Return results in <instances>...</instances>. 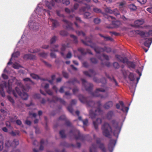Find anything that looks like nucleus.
<instances>
[{"label":"nucleus","instance_id":"39","mask_svg":"<svg viewBox=\"0 0 152 152\" xmlns=\"http://www.w3.org/2000/svg\"><path fill=\"white\" fill-rule=\"evenodd\" d=\"M62 145L65 147H72L74 148L75 147V146L73 144H68L66 142H64L63 144H62Z\"/></svg>","mask_w":152,"mask_h":152},{"label":"nucleus","instance_id":"7","mask_svg":"<svg viewBox=\"0 0 152 152\" xmlns=\"http://www.w3.org/2000/svg\"><path fill=\"white\" fill-rule=\"evenodd\" d=\"M95 13H101L104 16L105 18H107L109 21L111 20L115 19V18L113 16L108 15L106 13L102 12V10L100 9H99L96 7H94L93 9Z\"/></svg>","mask_w":152,"mask_h":152},{"label":"nucleus","instance_id":"51","mask_svg":"<svg viewBox=\"0 0 152 152\" xmlns=\"http://www.w3.org/2000/svg\"><path fill=\"white\" fill-rule=\"evenodd\" d=\"M9 133L11 135L13 136H15L17 135H18L19 133L18 132H15L13 131H12L11 132H9Z\"/></svg>","mask_w":152,"mask_h":152},{"label":"nucleus","instance_id":"1","mask_svg":"<svg viewBox=\"0 0 152 152\" xmlns=\"http://www.w3.org/2000/svg\"><path fill=\"white\" fill-rule=\"evenodd\" d=\"M110 123L112 127L114 130L113 131L112 127L109 123L105 122L102 127L103 134L110 138V133H113L114 136L118 137L121 129L119 126V122L116 120L113 119L111 121Z\"/></svg>","mask_w":152,"mask_h":152},{"label":"nucleus","instance_id":"6","mask_svg":"<svg viewBox=\"0 0 152 152\" xmlns=\"http://www.w3.org/2000/svg\"><path fill=\"white\" fill-rule=\"evenodd\" d=\"M21 88L23 92L20 91V97H21L22 99L26 100L27 99L28 95L25 91H27L30 88V87L29 86H27V88L26 89L23 86Z\"/></svg>","mask_w":152,"mask_h":152},{"label":"nucleus","instance_id":"41","mask_svg":"<svg viewBox=\"0 0 152 152\" xmlns=\"http://www.w3.org/2000/svg\"><path fill=\"white\" fill-rule=\"evenodd\" d=\"M39 56L40 57L44 58H46L48 56V53L44 52L39 53Z\"/></svg>","mask_w":152,"mask_h":152},{"label":"nucleus","instance_id":"30","mask_svg":"<svg viewBox=\"0 0 152 152\" xmlns=\"http://www.w3.org/2000/svg\"><path fill=\"white\" fill-rule=\"evenodd\" d=\"M96 146L95 144H93L90 148V152H97Z\"/></svg>","mask_w":152,"mask_h":152},{"label":"nucleus","instance_id":"11","mask_svg":"<svg viewBox=\"0 0 152 152\" xmlns=\"http://www.w3.org/2000/svg\"><path fill=\"white\" fill-rule=\"evenodd\" d=\"M63 21L65 25H63V28L69 30H73V28L72 27V23L68 20L63 19L62 20Z\"/></svg>","mask_w":152,"mask_h":152},{"label":"nucleus","instance_id":"42","mask_svg":"<svg viewBox=\"0 0 152 152\" xmlns=\"http://www.w3.org/2000/svg\"><path fill=\"white\" fill-rule=\"evenodd\" d=\"M59 134L61 138H64L66 137V135L65 132L64 130H61L59 132Z\"/></svg>","mask_w":152,"mask_h":152},{"label":"nucleus","instance_id":"12","mask_svg":"<svg viewBox=\"0 0 152 152\" xmlns=\"http://www.w3.org/2000/svg\"><path fill=\"white\" fill-rule=\"evenodd\" d=\"M115 143L116 141L115 140L112 139L110 140L108 145V149L110 152H112L113 151Z\"/></svg>","mask_w":152,"mask_h":152},{"label":"nucleus","instance_id":"59","mask_svg":"<svg viewBox=\"0 0 152 152\" xmlns=\"http://www.w3.org/2000/svg\"><path fill=\"white\" fill-rule=\"evenodd\" d=\"M76 33L77 34L79 35H82L83 37L85 36V33L82 31H76Z\"/></svg>","mask_w":152,"mask_h":152},{"label":"nucleus","instance_id":"53","mask_svg":"<svg viewBox=\"0 0 152 152\" xmlns=\"http://www.w3.org/2000/svg\"><path fill=\"white\" fill-rule=\"evenodd\" d=\"M105 11L107 13L112 14L113 13V10H112L108 7L106 8H105Z\"/></svg>","mask_w":152,"mask_h":152},{"label":"nucleus","instance_id":"2","mask_svg":"<svg viewBox=\"0 0 152 152\" xmlns=\"http://www.w3.org/2000/svg\"><path fill=\"white\" fill-rule=\"evenodd\" d=\"M78 98L81 102L86 103L88 107H95V104H96L97 108L95 110V112H93L92 110H90L89 112L90 116L92 119L95 118L96 115H99L102 113V110L100 108L102 104L100 101H99L96 103L92 100L88 101V98L85 97L83 95L81 94L79 95Z\"/></svg>","mask_w":152,"mask_h":152},{"label":"nucleus","instance_id":"46","mask_svg":"<svg viewBox=\"0 0 152 152\" xmlns=\"http://www.w3.org/2000/svg\"><path fill=\"white\" fill-rule=\"evenodd\" d=\"M40 50V49H30L29 50V52L31 53H36L39 52Z\"/></svg>","mask_w":152,"mask_h":152},{"label":"nucleus","instance_id":"15","mask_svg":"<svg viewBox=\"0 0 152 152\" xmlns=\"http://www.w3.org/2000/svg\"><path fill=\"white\" fill-rule=\"evenodd\" d=\"M11 92H12L13 94L15 97H17L18 95H19V89L18 87H15V90H12L11 89L9 88L8 92L10 93Z\"/></svg>","mask_w":152,"mask_h":152},{"label":"nucleus","instance_id":"47","mask_svg":"<svg viewBox=\"0 0 152 152\" xmlns=\"http://www.w3.org/2000/svg\"><path fill=\"white\" fill-rule=\"evenodd\" d=\"M106 91L103 88H96L94 92H96L97 93H99L98 92L100 91L102 92H105Z\"/></svg>","mask_w":152,"mask_h":152},{"label":"nucleus","instance_id":"43","mask_svg":"<svg viewBox=\"0 0 152 152\" xmlns=\"http://www.w3.org/2000/svg\"><path fill=\"white\" fill-rule=\"evenodd\" d=\"M30 76L34 79H40V77L38 75L34 73L30 74Z\"/></svg>","mask_w":152,"mask_h":152},{"label":"nucleus","instance_id":"34","mask_svg":"<svg viewBox=\"0 0 152 152\" xmlns=\"http://www.w3.org/2000/svg\"><path fill=\"white\" fill-rule=\"evenodd\" d=\"M99 148L103 152H106V149L103 143H100L99 145Z\"/></svg>","mask_w":152,"mask_h":152},{"label":"nucleus","instance_id":"4","mask_svg":"<svg viewBox=\"0 0 152 152\" xmlns=\"http://www.w3.org/2000/svg\"><path fill=\"white\" fill-rule=\"evenodd\" d=\"M81 80L82 81L83 86L85 87L86 91L90 93L93 96L97 97H99L101 99H104L107 97V96H104L99 93L92 92V90L94 86L93 84L87 82L84 79H82Z\"/></svg>","mask_w":152,"mask_h":152},{"label":"nucleus","instance_id":"57","mask_svg":"<svg viewBox=\"0 0 152 152\" xmlns=\"http://www.w3.org/2000/svg\"><path fill=\"white\" fill-rule=\"evenodd\" d=\"M121 71L122 72L124 77L126 78L127 75V72L128 71H126L125 69H122L121 70Z\"/></svg>","mask_w":152,"mask_h":152},{"label":"nucleus","instance_id":"19","mask_svg":"<svg viewBox=\"0 0 152 152\" xmlns=\"http://www.w3.org/2000/svg\"><path fill=\"white\" fill-rule=\"evenodd\" d=\"M116 58L118 61H119L125 64L127 58L126 57H123L121 56L118 55H116L115 56Z\"/></svg>","mask_w":152,"mask_h":152},{"label":"nucleus","instance_id":"18","mask_svg":"<svg viewBox=\"0 0 152 152\" xmlns=\"http://www.w3.org/2000/svg\"><path fill=\"white\" fill-rule=\"evenodd\" d=\"M19 56V52H17L13 53L12 55L11 58H10L9 61L7 63V65H10L12 63V59L16 60V59L18 58Z\"/></svg>","mask_w":152,"mask_h":152},{"label":"nucleus","instance_id":"3","mask_svg":"<svg viewBox=\"0 0 152 152\" xmlns=\"http://www.w3.org/2000/svg\"><path fill=\"white\" fill-rule=\"evenodd\" d=\"M81 41L85 45L90 46L91 48H93L95 51L97 53H100L102 51H106L108 53L111 51V48L109 47H104V48H102L97 46L95 43H92V41L91 39H89V40L87 41L86 39L85 41L82 39Z\"/></svg>","mask_w":152,"mask_h":152},{"label":"nucleus","instance_id":"16","mask_svg":"<svg viewBox=\"0 0 152 152\" xmlns=\"http://www.w3.org/2000/svg\"><path fill=\"white\" fill-rule=\"evenodd\" d=\"M83 74L86 76L89 77L94 76L96 75V73L93 69H90L89 71H85L83 72Z\"/></svg>","mask_w":152,"mask_h":152},{"label":"nucleus","instance_id":"9","mask_svg":"<svg viewBox=\"0 0 152 152\" xmlns=\"http://www.w3.org/2000/svg\"><path fill=\"white\" fill-rule=\"evenodd\" d=\"M134 32L136 34L141 36L145 35V37L152 36V30H150L148 32H145L138 30H134Z\"/></svg>","mask_w":152,"mask_h":152},{"label":"nucleus","instance_id":"28","mask_svg":"<svg viewBox=\"0 0 152 152\" xmlns=\"http://www.w3.org/2000/svg\"><path fill=\"white\" fill-rule=\"evenodd\" d=\"M49 19L52 23V26L53 28H56L59 26V23L56 20L51 18Z\"/></svg>","mask_w":152,"mask_h":152},{"label":"nucleus","instance_id":"48","mask_svg":"<svg viewBox=\"0 0 152 152\" xmlns=\"http://www.w3.org/2000/svg\"><path fill=\"white\" fill-rule=\"evenodd\" d=\"M12 144L14 146L16 147L19 144V140H18L14 139L12 142Z\"/></svg>","mask_w":152,"mask_h":152},{"label":"nucleus","instance_id":"62","mask_svg":"<svg viewBox=\"0 0 152 152\" xmlns=\"http://www.w3.org/2000/svg\"><path fill=\"white\" fill-rule=\"evenodd\" d=\"M90 15V13L88 12H85L84 14V17L85 18H88Z\"/></svg>","mask_w":152,"mask_h":152},{"label":"nucleus","instance_id":"27","mask_svg":"<svg viewBox=\"0 0 152 152\" xmlns=\"http://www.w3.org/2000/svg\"><path fill=\"white\" fill-rule=\"evenodd\" d=\"M144 22V21L142 19L138 20L134 22V24L136 27H138L142 25Z\"/></svg>","mask_w":152,"mask_h":152},{"label":"nucleus","instance_id":"22","mask_svg":"<svg viewBox=\"0 0 152 152\" xmlns=\"http://www.w3.org/2000/svg\"><path fill=\"white\" fill-rule=\"evenodd\" d=\"M102 120L100 118H98L96 121H93V124L95 129L96 130H98V125L102 123Z\"/></svg>","mask_w":152,"mask_h":152},{"label":"nucleus","instance_id":"55","mask_svg":"<svg viewBox=\"0 0 152 152\" xmlns=\"http://www.w3.org/2000/svg\"><path fill=\"white\" fill-rule=\"evenodd\" d=\"M5 145L6 148H8L9 147H10L11 146V144L9 141H6L5 142Z\"/></svg>","mask_w":152,"mask_h":152},{"label":"nucleus","instance_id":"58","mask_svg":"<svg viewBox=\"0 0 152 152\" xmlns=\"http://www.w3.org/2000/svg\"><path fill=\"white\" fill-rule=\"evenodd\" d=\"M78 51L80 52L82 55H85L86 54V53H85L84 51V49L82 48H79L78 49Z\"/></svg>","mask_w":152,"mask_h":152},{"label":"nucleus","instance_id":"21","mask_svg":"<svg viewBox=\"0 0 152 152\" xmlns=\"http://www.w3.org/2000/svg\"><path fill=\"white\" fill-rule=\"evenodd\" d=\"M125 63L127 64L128 67L129 68H132L133 69H135L136 66L134 62L129 61L128 58Z\"/></svg>","mask_w":152,"mask_h":152},{"label":"nucleus","instance_id":"63","mask_svg":"<svg viewBox=\"0 0 152 152\" xmlns=\"http://www.w3.org/2000/svg\"><path fill=\"white\" fill-rule=\"evenodd\" d=\"M66 119V117L64 115H61L58 118V120L65 121Z\"/></svg>","mask_w":152,"mask_h":152},{"label":"nucleus","instance_id":"49","mask_svg":"<svg viewBox=\"0 0 152 152\" xmlns=\"http://www.w3.org/2000/svg\"><path fill=\"white\" fill-rule=\"evenodd\" d=\"M113 65L115 68L116 69H118L120 67V65L117 62H114L113 63Z\"/></svg>","mask_w":152,"mask_h":152},{"label":"nucleus","instance_id":"10","mask_svg":"<svg viewBox=\"0 0 152 152\" xmlns=\"http://www.w3.org/2000/svg\"><path fill=\"white\" fill-rule=\"evenodd\" d=\"M121 107V110L123 112H126L127 113L129 110V107H125L123 102L122 101H120L119 103H117L116 104V107L117 109H119L120 106Z\"/></svg>","mask_w":152,"mask_h":152},{"label":"nucleus","instance_id":"50","mask_svg":"<svg viewBox=\"0 0 152 152\" xmlns=\"http://www.w3.org/2000/svg\"><path fill=\"white\" fill-rule=\"evenodd\" d=\"M44 143V141L42 139L40 141L41 145L40 146L39 149L40 150H42L43 149L44 147L43 146V145Z\"/></svg>","mask_w":152,"mask_h":152},{"label":"nucleus","instance_id":"40","mask_svg":"<svg viewBox=\"0 0 152 152\" xmlns=\"http://www.w3.org/2000/svg\"><path fill=\"white\" fill-rule=\"evenodd\" d=\"M57 38V37L55 36H53L51 39L50 41V44L51 45L54 43L56 41Z\"/></svg>","mask_w":152,"mask_h":152},{"label":"nucleus","instance_id":"37","mask_svg":"<svg viewBox=\"0 0 152 152\" xmlns=\"http://www.w3.org/2000/svg\"><path fill=\"white\" fill-rule=\"evenodd\" d=\"M128 6L131 10L135 11L137 9L136 6L133 4L129 5Z\"/></svg>","mask_w":152,"mask_h":152},{"label":"nucleus","instance_id":"44","mask_svg":"<svg viewBox=\"0 0 152 152\" xmlns=\"http://www.w3.org/2000/svg\"><path fill=\"white\" fill-rule=\"evenodd\" d=\"M60 34L62 36H65L68 35V33L65 31L62 30L60 31Z\"/></svg>","mask_w":152,"mask_h":152},{"label":"nucleus","instance_id":"56","mask_svg":"<svg viewBox=\"0 0 152 152\" xmlns=\"http://www.w3.org/2000/svg\"><path fill=\"white\" fill-rule=\"evenodd\" d=\"M67 109L69 112L73 114V110L72 106L71 105H69L67 107Z\"/></svg>","mask_w":152,"mask_h":152},{"label":"nucleus","instance_id":"61","mask_svg":"<svg viewBox=\"0 0 152 152\" xmlns=\"http://www.w3.org/2000/svg\"><path fill=\"white\" fill-rule=\"evenodd\" d=\"M62 3L66 5H68L70 4V1L69 0H62Z\"/></svg>","mask_w":152,"mask_h":152},{"label":"nucleus","instance_id":"33","mask_svg":"<svg viewBox=\"0 0 152 152\" xmlns=\"http://www.w3.org/2000/svg\"><path fill=\"white\" fill-rule=\"evenodd\" d=\"M101 56H102L106 60H107V61L109 60V58L108 56L107 55H106L104 54H103L101 56H97V57L98 58V59H100L101 61H103V60L101 58Z\"/></svg>","mask_w":152,"mask_h":152},{"label":"nucleus","instance_id":"32","mask_svg":"<svg viewBox=\"0 0 152 152\" xmlns=\"http://www.w3.org/2000/svg\"><path fill=\"white\" fill-rule=\"evenodd\" d=\"M65 95L63 96V97L66 99H69L71 98L72 94L69 91H66L64 93Z\"/></svg>","mask_w":152,"mask_h":152},{"label":"nucleus","instance_id":"52","mask_svg":"<svg viewBox=\"0 0 152 152\" xmlns=\"http://www.w3.org/2000/svg\"><path fill=\"white\" fill-rule=\"evenodd\" d=\"M23 80L24 81L25 83H26V82H30L32 83H34L32 81L30 78L28 77H27L23 79Z\"/></svg>","mask_w":152,"mask_h":152},{"label":"nucleus","instance_id":"17","mask_svg":"<svg viewBox=\"0 0 152 152\" xmlns=\"http://www.w3.org/2000/svg\"><path fill=\"white\" fill-rule=\"evenodd\" d=\"M57 0H51L50 1H46L45 4L48 8L51 10L52 7H53L55 4V2L57 1Z\"/></svg>","mask_w":152,"mask_h":152},{"label":"nucleus","instance_id":"25","mask_svg":"<svg viewBox=\"0 0 152 152\" xmlns=\"http://www.w3.org/2000/svg\"><path fill=\"white\" fill-rule=\"evenodd\" d=\"M150 37H152L151 38L148 39L147 40H146L144 43V45L146 47L149 48L152 42V36H150Z\"/></svg>","mask_w":152,"mask_h":152},{"label":"nucleus","instance_id":"13","mask_svg":"<svg viewBox=\"0 0 152 152\" xmlns=\"http://www.w3.org/2000/svg\"><path fill=\"white\" fill-rule=\"evenodd\" d=\"M28 26L30 29H32L34 30H36L38 29L39 25V23L35 22H29Z\"/></svg>","mask_w":152,"mask_h":152},{"label":"nucleus","instance_id":"31","mask_svg":"<svg viewBox=\"0 0 152 152\" xmlns=\"http://www.w3.org/2000/svg\"><path fill=\"white\" fill-rule=\"evenodd\" d=\"M105 75L106 77L107 78L109 79L111 81H113V82L115 83V84L116 86H118V84L117 82L113 77H112V78H111V77L110 76L106 74Z\"/></svg>","mask_w":152,"mask_h":152},{"label":"nucleus","instance_id":"24","mask_svg":"<svg viewBox=\"0 0 152 152\" xmlns=\"http://www.w3.org/2000/svg\"><path fill=\"white\" fill-rule=\"evenodd\" d=\"M67 47H68V44L66 45L65 44H62L61 46V51L60 52L61 55L64 58H65V56L64 54V52Z\"/></svg>","mask_w":152,"mask_h":152},{"label":"nucleus","instance_id":"23","mask_svg":"<svg viewBox=\"0 0 152 152\" xmlns=\"http://www.w3.org/2000/svg\"><path fill=\"white\" fill-rule=\"evenodd\" d=\"M113 105V103L112 101H110L105 103L104 105V108L106 109H108L112 107Z\"/></svg>","mask_w":152,"mask_h":152},{"label":"nucleus","instance_id":"45","mask_svg":"<svg viewBox=\"0 0 152 152\" xmlns=\"http://www.w3.org/2000/svg\"><path fill=\"white\" fill-rule=\"evenodd\" d=\"M90 60L91 62L93 64H96L98 63V61L97 59L95 58H90Z\"/></svg>","mask_w":152,"mask_h":152},{"label":"nucleus","instance_id":"38","mask_svg":"<svg viewBox=\"0 0 152 152\" xmlns=\"http://www.w3.org/2000/svg\"><path fill=\"white\" fill-rule=\"evenodd\" d=\"M70 37L73 38V43L75 44H77L78 43V40L76 36L73 35L71 34L70 35Z\"/></svg>","mask_w":152,"mask_h":152},{"label":"nucleus","instance_id":"60","mask_svg":"<svg viewBox=\"0 0 152 152\" xmlns=\"http://www.w3.org/2000/svg\"><path fill=\"white\" fill-rule=\"evenodd\" d=\"M94 21L95 23L98 24L101 22V20L98 18H96L94 19Z\"/></svg>","mask_w":152,"mask_h":152},{"label":"nucleus","instance_id":"36","mask_svg":"<svg viewBox=\"0 0 152 152\" xmlns=\"http://www.w3.org/2000/svg\"><path fill=\"white\" fill-rule=\"evenodd\" d=\"M129 80L132 81H134L135 80L134 75L133 73L129 72V74L128 76Z\"/></svg>","mask_w":152,"mask_h":152},{"label":"nucleus","instance_id":"29","mask_svg":"<svg viewBox=\"0 0 152 152\" xmlns=\"http://www.w3.org/2000/svg\"><path fill=\"white\" fill-rule=\"evenodd\" d=\"M17 117L15 116L10 119V121L11 122L15 123L17 125H19V120H17Z\"/></svg>","mask_w":152,"mask_h":152},{"label":"nucleus","instance_id":"5","mask_svg":"<svg viewBox=\"0 0 152 152\" xmlns=\"http://www.w3.org/2000/svg\"><path fill=\"white\" fill-rule=\"evenodd\" d=\"M70 133L74 135L75 138L76 140H84L86 139V137H89V135H84L81 134L79 130L74 129L73 130H71Z\"/></svg>","mask_w":152,"mask_h":152},{"label":"nucleus","instance_id":"14","mask_svg":"<svg viewBox=\"0 0 152 152\" xmlns=\"http://www.w3.org/2000/svg\"><path fill=\"white\" fill-rule=\"evenodd\" d=\"M112 23L110 26H107L108 28H117L119 27L121 25L120 22L119 21H112Z\"/></svg>","mask_w":152,"mask_h":152},{"label":"nucleus","instance_id":"20","mask_svg":"<svg viewBox=\"0 0 152 152\" xmlns=\"http://www.w3.org/2000/svg\"><path fill=\"white\" fill-rule=\"evenodd\" d=\"M36 58L35 56L31 54H26L23 56V58L25 60H34Z\"/></svg>","mask_w":152,"mask_h":152},{"label":"nucleus","instance_id":"35","mask_svg":"<svg viewBox=\"0 0 152 152\" xmlns=\"http://www.w3.org/2000/svg\"><path fill=\"white\" fill-rule=\"evenodd\" d=\"M51 49H50L51 51L58 52V45H55L51 46Z\"/></svg>","mask_w":152,"mask_h":152},{"label":"nucleus","instance_id":"26","mask_svg":"<svg viewBox=\"0 0 152 152\" xmlns=\"http://www.w3.org/2000/svg\"><path fill=\"white\" fill-rule=\"evenodd\" d=\"M114 112L112 110L109 111L106 115V117L107 119L108 120H111L112 117L114 116Z\"/></svg>","mask_w":152,"mask_h":152},{"label":"nucleus","instance_id":"54","mask_svg":"<svg viewBox=\"0 0 152 152\" xmlns=\"http://www.w3.org/2000/svg\"><path fill=\"white\" fill-rule=\"evenodd\" d=\"M114 14L116 16L120 15L119 12L117 9H115L113 11Z\"/></svg>","mask_w":152,"mask_h":152},{"label":"nucleus","instance_id":"8","mask_svg":"<svg viewBox=\"0 0 152 152\" xmlns=\"http://www.w3.org/2000/svg\"><path fill=\"white\" fill-rule=\"evenodd\" d=\"M47 100L49 102H56L58 101H59V102L61 104L64 105H66V102L63 99L59 98L56 96H53V99L52 100H50V99L48 98Z\"/></svg>","mask_w":152,"mask_h":152},{"label":"nucleus","instance_id":"64","mask_svg":"<svg viewBox=\"0 0 152 152\" xmlns=\"http://www.w3.org/2000/svg\"><path fill=\"white\" fill-rule=\"evenodd\" d=\"M83 67L87 68L88 67L89 65L87 62L84 61L83 63Z\"/></svg>","mask_w":152,"mask_h":152}]
</instances>
